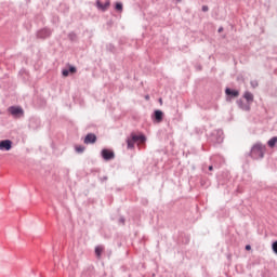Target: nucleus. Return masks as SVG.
I'll return each instance as SVG.
<instances>
[{
	"label": "nucleus",
	"instance_id": "nucleus-1",
	"mask_svg": "<svg viewBox=\"0 0 277 277\" xmlns=\"http://www.w3.org/2000/svg\"><path fill=\"white\" fill-rule=\"evenodd\" d=\"M252 159H263L265 157V145L256 143L252 146L250 151Z\"/></svg>",
	"mask_w": 277,
	"mask_h": 277
},
{
	"label": "nucleus",
	"instance_id": "nucleus-2",
	"mask_svg": "<svg viewBox=\"0 0 277 277\" xmlns=\"http://www.w3.org/2000/svg\"><path fill=\"white\" fill-rule=\"evenodd\" d=\"M135 142L144 144V142H146V136L132 134L131 137L127 140L128 148H135Z\"/></svg>",
	"mask_w": 277,
	"mask_h": 277
},
{
	"label": "nucleus",
	"instance_id": "nucleus-3",
	"mask_svg": "<svg viewBox=\"0 0 277 277\" xmlns=\"http://www.w3.org/2000/svg\"><path fill=\"white\" fill-rule=\"evenodd\" d=\"M9 111L14 118H21L24 114L23 108L19 106H11L9 107Z\"/></svg>",
	"mask_w": 277,
	"mask_h": 277
},
{
	"label": "nucleus",
	"instance_id": "nucleus-4",
	"mask_svg": "<svg viewBox=\"0 0 277 277\" xmlns=\"http://www.w3.org/2000/svg\"><path fill=\"white\" fill-rule=\"evenodd\" d=\"M102 157H103V159H105V161H111V159H114L116 157V155L111 150L103 149Z\"/></svg>",
	"mask_w": 277,
	"mask_h": 277
},
{
	"label": "nucleus",
	"instance_id": "nucleus-5",
	"mask_svg": "<svg viewBox=\"0 0 277 277\" xmlns=\"http://www.w3.org/2000/svg\"><path fill=\"white\" fill-rule=\"evenodd\" d=\"M0 150H12V141L3 140L0 141Z\"/></svg>",
	"mask_w": 277,
	"mask_h": 277
},
{
	"label": "nucleus",
	"instance_id": "nucleus-6",
	"mask_svg": "<svg viewBox=\"0 0 277 277\" xmlns=\"http://www.w3.org/2000/svg\"><path fill=\"white\" fill-rule=\"evenodd\" d=\"M111 3L109 2V0H107L104 4L101 3V0H97L96 1V6L98 10H102V12H105L107 11V9L109 8Z\"/></svg>",
	"mask_w": 277,
	"mask_h": 277
},
{
	"label": "nucleus",
	"instance_id": "nucleus-7",
	"mask_svg": "<svg viewBox=\"0 0 277 277\" xmlns=\"http://www.w3.org/2000/svg\"><path fill=\"white\" fill-rule=\"evenodd\" d=\"M154 120L159 124V122L163 121V111L161 110H155L154 113Z\"/></svg>",
	"mask_w": 277,
	"mask_h": 277
},
{
	"label": "nucleus",
	"instance_id": "nucleus-8",
	"mask_svg": "<svg viewBox=\"0 0 277 277\" xmlns=\"http://www.w3.org/2000/svg\"><path fill=\"white\" fill-rule=\"evenodd\" d=\"M96 142V134H87L84 137V144H94Z\"/></svg>",
	"mask_w": 277,
	"mask_h": 277
},
{
	"label": "nucleus",
	"instance_id": "nucleus-9",
	"mask_svg": "<svg viewBox=\"0 0 277 277\" xmlns=\"http://www.w3.org/2000/svg\"><path fill=\"white\" fill-rule=\"evenodd\" d=\"M38 38H49L51 36V29L44 28L37 34Z\"/></svg>",
	"mask_w": 277,
	"mask_h": 277
},
{
	"label": "nucleus",
	"instance_id": "nucleus-10",
	"mask_svg": "<svg viewBox=\"0 0 277 277\" xmlns=\"http://www.w3.org/2000/svg\"><path fill=\"white\" fill-rule=\"evenodd\" d=\"M243 98H246L247 103H249L250 105H252V103L254 102V95L250 91L245 92Z\"/></svg>",
	"mask_w": 277,
	"mask_h": 277
},
{
	"label": "nucleus",
	"instance_id": "nucleus-11",
	"mask_svg": "<svg viewBox=\"0 0 277 277\" xmlns=\"http://www.w3.org/2000/svg\"><path fill=\"white\" fill-rule=\"evenodd\" d=\"M237 103H238V106H239L240 109H242L243 111H250L249 102L243 103V101L239 100Z\"/></svg>",
	"mask_w": 277,
	"mask_h": 277
},
{
	"label": "nucleus",
	"instance_id": "nucleus-12",
	"mask_svg": "<svg viewBox=\"0 0 277 277\" xmlns=\"http://www.w3.org/2000/svg\"><path fill=\"white\" fill-rule=\"evenodd\" d=\"M225 94L227 95V96H233L234 98H237V96H239V91H237V90H230V89H226L225 90Z\"/></svg>",
	"mask_w": 277,
	"mask_h": 277
},
{
	"label": "nucleus",
	"instance_id": "nucleus-13",
	"mask_svg": "<svg viewBox=\"0 0 277 277\" xmlns=\"http://www.w3.org/2000/svg\"><path fill=\"white\" fill-rule=\"evenodd\" d=\"M269 148H274V146H276L277 144V136L272 137L268 142H267Z\"/></svg>",
	"mask_w": 277,
	"mask_h": 277
},
{
	"label": "nucleus",
	"instance_id": "nucleus-14",
	"mask_svg": "<svg viewBox=\"0 0 277 277\" xmlns=\"http://www.w3.org/2000/svg\"><path fill=\"white\" fill-rule=\"evenodd\" d=\"M95 254L97 259H101V254H103V247L101 246L95 247Z\"/></svg>",
	"mask_w": 277,
	"mask_h": 277
},
{
	"label": "nucleus",
	"instance_id": "nucleus-15",
	"mask_svg": "<svg viewBox=\"0 0 277 277\" xmlns=\"http://www.w3.org/2000/svg\"><path fill=\"white\" fill-rule=\"evenodd\" d=\"M115 10L117 12H122V10H123L122 2H117L115 5Z\"/></svg>",
	"mask_w": 277,
	"mask_h": 277
},
{
	"label": "nucleus",
	"instance_id": "nucleus-16",
	"mask_svg": "<svg viewBox=\"0 0 277 277\" xmlns=\"http://www.w3.org/2000/svg\"><path fill=\"white\" fill-rule=\"evenodd\" d=\"M272 250L274 254H277V240L272 243Z\"/></svg>",
	"mask_w": 277,
	"mask_h": 277
},
{
	"label": "nucleus",
	"instance_id": "nucleus-17",
	"mask_svg": "<svg viewBox=\"0 0 277 277\" xmlns=\"http://www.w3.org/2000/svg\"><path fill=\"white\" fill-rule=\"evenodd\" d=\"M83 150H85V147L79 145V146H76V151L77 153H83Z\"/></svg>",
	"mask_w": 277,
	"mask_h": 277
},
{
	"label": "nucleus",
	"instance_id": "nucleus-18",
	"mask_svg": "<svg viewBox=\"0 0 277 277\" xmlns=\"http://www.w3.org/2000/svg\"><path fill=\"white\" fill-rule=\"evenodd\" d=\"M62 75H63V77H68L70 75L69 69H63Z\"/></svg>",
	"mask_w": 277,
	"mask_h": 277
},
{
	"label": "nucleus",
	"instance_id": "nucleus-19",
	"mask_svg": "<svg viewBox=\"0 0 277 277\" xmlns=\"http://www.w3.org/2000/svg\"><path fill=\"white\" fill-rule=\"evenodd\" d=\"M250 83H251V88H259V81L252 80Z\"/></svg>",
	"mask_w": 277,
	"mask_h": 277
},
{
	"label": "nucleus",
	"instance_id": "nucleus-20",
	"mask_svg": "<svg viewBox=\"0 0 277 277\" xmlns=\"http://www.w3.org/2000/svg\"><path fill=\"white\" fill-rule=\"evenodd\" d=\"M69 72H71V75H75V72H77V68L75 66H69Z\"/></svg>",
	"mask_w": 277,
	"mask_h": 277
},
{
	"label": "nucleus",
	"instance_id": "nucleus-21",
	"mask_svg": "<svg viewBox=\"0 0 277 277\" xmlns=\"http://www.w3.org/2000/svg\"><path fill=\"white\" fill-rule=\"evenodd\" d=\"M202 12H209V6L203 5V6H202Z\"/></svg>",
	"mask_w": 277,
	"mask_h": 277
},
{
	"label": "nucleus",
	"instance_id": "nucleus-22",
	"mask_svg": "<svg viewBox=\"0 0 277 277\" xmlns=\"http://www.w3.org/2000/svg\"><path fill=\"white\" fill-rule=\"evenodd\" d=\"M246 250H252V247L250 245H247Z\"/></svg>",
	"mask_w": 277,
	"mask_h": 277
},
{
	"label": "nucleus",
	"instance_id": "nucleus-23",
	"mask_svg": "<svg viewBox=\"0 0 277 277\" xmlns=\"http://www.w3.org/2000/svg\"><path fill=\"white\" fill-rule=\"evenodd\" d=\"M222 31H224V28H219V34H222Z\"/></svg>",
	"mask_w": 277,
	"mask_h": 277
},
{
	"label": "nucleus",
	"instance_id": "nucleus-24",
	"mask_svg": "<svg viewBox=\"0 0 277 277\" xmlns=\"http://www.w3.org/2000/svg\"><path fill=\"white\" fill-rule=\"evenodd\" d=\"M209 170H210V172L213 171V166H210V167H209Z\"/></svg>",
	"mask_w": 277,
	"mask_h": 277
},
{
	"label": "nucleus",
	"instance_id": "nucleus-25",
	"mask_svg": "<svg viewBox=\"0 0 277 277\" xmlns=\"http://www.w3.org/2000/svg\"><path fill=\"white\" fill-rule=\"evenodd\" d=\"M121 224H124V219H120Z\"/></svg>",
	"mask_w": 277,
	"mask_h": 277
},
{
	"label": "nucleus",
	"instance_id": "nucleus-26",
	"mask_svg": "<svg viewBox=\"0 0 277 277\" xmlns=\"http://www.w3.org/2000/svg\"><path fill=\"white\" fill-rule=\"evenodd\" d=\"M175 1H177V3H181L182 0H175Z\"/></svg>",
	"mask_w": 277,
	"mask_h": 277
}]
</instances>
